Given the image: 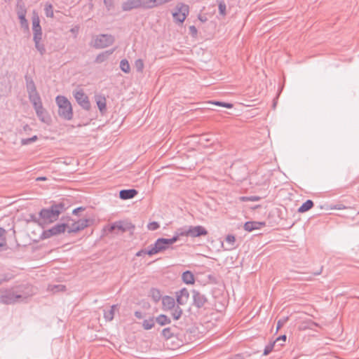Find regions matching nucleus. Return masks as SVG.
I'll list each match as a JSON object with an SVG mask.
<instances>
[{
    "mask_svg": "<svg viewBox=\"0 0 359 359\" xmlns=\"http://www.w3.org/2000/svg\"><path fill=\"white\" fill-rule=\"evenodd\" d=\"M34 294L32 287L29 285H20L10 288L0 289V303L13 304L23 302Z\"/></svg>",
    "mask_w": 359,
    "mask_h": 359,
    "instance_id": "nucleus-1",
    "label": "nucleus"
},
{
    "mask_svg": "<svg viewBox=\"0 0 359 359\" xmlns=\"http://www.w3.org/2000/svg\"><path fill=\"white\" fill-rule=\"evenodd\" d=\"M67 209L65 202H60L52 204L48 208H43L39 212L41 220L44 224H50L57 220L59 215Z\"/></svg>",
    "mask_w": 359,
    "mask_h": 359,
    "instance_id": "nucleus-2",
    "label": "nucleus"
},
{
    "mask_svg": "<svg viewBox=\"0 0 359 359\" xmlns=\"http://www.w3.org/2000/svg\"><path fill=\"white\" fill-rule=\"evenodd\" d=\"M56 103L58 106V115L65 120H72L73 117L72 107L68 99L62 95L56 97Z\"/></svg>",
    "mask_w": 359,
    "mask_h": 359,
    "instance_id": "nucleus-3",
    "label": "nucleus"
},
{
    "mask_svg": "<svg viewBox=\"0 0 359 359\" xmlns=\"http://www.w3.org/2000/svg\"><path fill=\"white\" fill-rule=\"evenodd\" d=\"M179 239V235L176 234L171 238H158L154 245L149 246V252L150 254H157L158 252H163L169 248V246Z\"/></svg>",
    "mask_w": 359,
    "mask_h": 359,
    "instance_id": "nucleus-4",
    "label": "nucleus"
},
{
    "mask_svg": "<svg viewBox=\"0 0 359 359\" xmlns=\"http://www.w3.org/2000/svg\"><path fill=\"white\" fill-rule=\"evenodd\" d=\"M115 41V38L111 34H102L96 36L93 47L100 49L108 47L112 45Z\"/></svg>",
    "mask_w": 359,
    "mask_h": 359,
    "instance_id": "nucleus-5",
    "label": "nucleus"
},
{
    "mask_svg": "<svg viewBox=\"0 0 359 359\" xmlns=\"http://www.w3.org/2000/svg\"><path fill=\"white\" fill-rule=\"evenodd\" d=\"M175 9L176 11L172 13L173 19L176 22L182 23L189 15V6L183 3H179Z\"/></svg>",
    "mask_w": 359,
    "mask_h": 359,
    "instance_id": "nucleus-6",
    "label": "nucleus"
},
{
    "mask_svg": "<svg viewBox=\"0 0 359 359\" xmlns=\"http://www.w3.org/2000/svg\"><path fill=\"white\" fill-rule=\"evenodd\" d=\"M68 225L65 223L57 224L52 228L43 231L41 235V238H49L53 236H57L62 233H64Z\"/></svg>",
    "mask_w": 359,
    "mask_h": 359,
    "instance_id": "nucleus-7",
    "label": "nucleus"
},
{
    "mask_svg": "<svg viewBox=\"0 0 359 359\" xmlns=\"http://www.w3.org/2000/svg\"><path fill=\"white\" fill-rule=\"evenodd\" d=\"M180 236H191L193 238L206 236L208 231L202 226H189V229L185 231H181L177 233Z\"/></svg>",
    "mask_w": 359,
    "mask_h": 359,
    "instance_id": "nucleus-8",
    "label": "nucleus"
},
{
    "mask_svg": "<svg viewBox=\"0 0 359 359\" xmlns=\"http://www.w3.org/2000/svg\"><path fill=\"white\" fill-rule=\"evenodd\" d=\"M74 97L77 103L85 110H90V103L88 97L84 93L83 90L74 92Z\"/></svg>",
    "mask_w": 359,
    "mask_h": 359,
    "instance_id": "nucleus-9",
    "label": "nucleus"
},
{
    "mask_svg": "<svg viewBox=\"0 0 359 359\" xmlns=\"http://www.w3.org/2000/svg\"><path fill=\"white\" fill-rule=\"evenodd\" d=\"M32 31H33V40L42 39V29L40 25V19L36 12L33 13L32 15Z\"/></svg>",
    "mask_w": 359,
    "mask_h": 359,
    "instance_id": "nucleus-10",
    "label": "nucleus"
},
{
    "mask_svg": "<svg viewBox=\"0 0 359 359\" xmlns=\"http://www.w3.org/2000/svg\"><path fill=\"white\" fill-rule=\"evenodd\" d=\"M90 220L88 219H79L77 222H74L72 223L70 227L68 226L67 232L69 233H76L79 231H81L88 226Z\"/></svg>",
    "mask_w": 359,
    "mask_h": 359,
    "instance_id": "nucleus-11",
    "label": "nucleus"
},
{
    "mask_svg": "<svg viewBox=\"0 0 359 359\" xmlns=\"http://www.w3.org/2000/svg\"><path fill=\"white\" fill-rule=\"evenodd\" d=\"M193 294V304L198 309H201L207 303L208 299L206 297L201 294L200 292L194 290L192 291Z\"/></svg>",
    "mask_w": 359,
    "mask_h": 359,
    "instance_id": "nucleus-12",
    "label": "nucleus"
},
{
    "mask_svg": "<svg viewBox=\"0 0 359 359\" xmlns=\"http://www.w3.org/2000/svg\"><path fill=\"white\" fill-rule=\"evenodd\" d=\"M189 297V292L187 288H182L176 292V299L178 305H184L187 303Z\"/></svg>",
    "mask_w": 359,
    "mask_h": 359,
    "instance_id": "nucleus-13",
    "label": "nucleus"
},
{
    "mask_svg": "<svg viewBox=\"0 0 359 359\" xmlns=\"http://www.w3.org/2000/svg\"><path fill=\"white\" fill-rule=\"evenodd\" d=\"M264 222H246L244 224V229L247 231H252L255 229H259L262 226H265Z\"/></svg>",
    "mask_w": 359,
    "mask_h": 359,
    "instance_id": "nucleus-14",
    "label": "nucleus"
},
{
    "mask_svg": "<svg viewBox=\"0 0 359 359\" xmlns=\"http://www.w3.org/2000/svg\"><path fill=\"white\" fill-rule=\"evenodd\" d=\"M176 330V326L164 328L161 332V335L165 340L168 341L177 336Z\"/></svg>",
    "mask_w": 359,
    "mask_h": 359,
    "instance_id": "nucleus-15",
    "label": "nucleus"
},
{
    "mask_svg": "<svg viewBox=\"0 0 359 359\" xmlns=\"http://www.w3.org/2000/svg\"><path fill=\"white\" fill-rule=\"evenodd\" d=\"M137 191L135 189H123L119 192V197L123 200L133 198L137 194Z\"/></svg>",
    "mask_w": 359,
    "mask_h": 359,
    "instance_id": "nucleus-16",
    "label": "nucleus"
},
{
    "mask_svg": "<svg viewBox=\"0 0 359 359\" xmlns=\"http://www.w3.org/2000/svg\"><path fill=\"white\" fill-rule=\"evenodd\" d=\"M95 99L100 111L104 114L107 110L106 98L102 95H95Z\"/></svg>",
    "mask_w": 359,
    "mask_h": 359,
    "instance_id": "nucleus-17",
    "label": "nucleus"
},
{
    "mask_svg": "<svg viewBox=\"0 0 359 359\" xmlns=\"http://www.w3.org/2000/svg\"><path fill=\"white\" fill-rule=\"evenodd\" d=\"M139 0H128L122 4V10L129 11L132 9L140 8Z\"/></svg>",
    "mask_w": 359,
    "mask_h": 359,
    "instance_id": "nucleus-18",
    "label": "nucleus"
},
{
    "mask_svg": "<svg viewBox=\"0 0 359 359\" xmlns=\"http://www.w3.org/2000/svg\"><path fill=\"white\" fill-rule=\"evenodd\" d=\"M162 305L163 310H170L175 307V302L173 297L165 296L162 297Z\"/></svg>",
    "mask_w": 359,
    "mask_h": 359,
    "instance_id": "nucleus-19",
    "label": "nucleus"
},
{
    "mask_svg": "<svg viewBox=\"0 0 359 359\" xmlns=\"http://www.w3.org/2000/svg\"><path fill=\"white\" fill-rule=\"evenodd\" d=\"M25 79L26 81V88L27 93L29 94L37 92L34 81L32 78L28 74H26Z\"/></svg>",
    "mask_w": 359,
    "mask_h": 359,
    "instance_id": "nucleus-20",
    "label": "nucleus"
},
{
    "mask_svg": "<svg viewBox=\"0 0 359 359\" xmlns=\"http://www.w3.org/2000/svg\"><path fill=\"white\" fill-rule=\"evenodd\" d=\"M114 48L102 52L97 55L95 60V62L98 64L102 63L108 59V57L114 53Z\"/></svg>",
    "mask_w": 359,
    "mask_h": 359,
    "instance_id": "nucleus-21",
    "label": "nucleus"
},
{
    "mask_svg": "<svg viewBox=\"0 0 359 359\" xmlns=\"http://www.w3.org/2000/svg\"><path fill=\"white\" fill-rule=\"evenodd\" d=\"M16 13L18 16L26 15L27 8L26 6L22 0H18L16 4Z\"/></svg>",
    "mask_w": 359,
    "mask_h": 359,
    "instance_id": "nucleus-22",
    "label": "nucleus"
},
{
    "mask_svg": "<svg viewBox=\"0 0 359 359\" xmlns=\"http://www.w3.org/2000/svg\"><path fill=\"white\" fill-rule=\"evenodd\" d=\"M182 280L186 284H194L195 282L194 276L190 271H186L182 273Z\"/></svg>",
    "mask_w": 359,
    "mask_h": 359,
    "instance_id": "nucleus-23",
    "label": "nucleus"
},
{
    "mask_svg": "<svg viewBox=\"0 0 359 359\" xmlns=\"http://www.w3.org/2000/svg\"><path fill=\"white\" fill-rule=\"evenodd\" d=\"M156 323H157L161 326H165L171 323L170 318L164 314H161L157 316L156 318Z\"/></svg>",
    "mask_w": 359,
    "mask_h": 359,
    "instance_id": "nucleus-24",
    "label": "nucleus"
},
{
    "mask_svg": "<svg viewBox=\"0 0 359 359\" xmlns=\"http://www.w3.org/2000/svg\"><path fill=\"white\" fill-rule=\"evenodd\" d=\"M314 205L313 201L309 199L306 201L298 209V212L303 213L311 210Z\"/></svg>",
    "mask_w": 359,
    "mask_h": 359,
    "instance_id": "nucleus-25",
    "label": "nucleus"
},
{
    "mask_svg": "<svg viewBox=\"0 0 359 359\" xmlns=\"http://www.w3.org/2000/svg\"><path fill=\"white\" fill-rule=\"evenodd\" d=\"M118 305H112L109 310L104 311V318L107 321H111L114 319L115 309Z\"/></svg>",
    "mask_w": 359,
    "mask_h": 359,
    "instance_id": "nucleus-26",
    "label": "nucleus"
},
{
    "mask_svg": "<svg viewBox=\"0 0 359 359\" xmlns=\"http://www.w3.org/2000/svg\"><path fill=\"white\" fill-rule=\"evenodd\" d=\"M149 295L155 302H158L162 298V294L158 289L151 288Z\"/></svg>",
    "mask_w": 359,
    "mask_h": 359,
    "instance_id": "nucleus-27",
    "label": "nucleus"
},
{
    "mask_svg": "<svg viewBox=\"0 0 359 359\" xmlns=\"http://www.w3.org/2000/svg\"><path fill=\"white\" fill-rule=\"evenodd\" d=\"M155 322H156V320L154 317H151L149 319H145L142 322V327L146 330H151V328H153L154 327Z\"/></svg>",
    "mask_w": 359,
    "mask_h": 359,
    "instance_id": "nucleus-28",
    "label": "nucleus"
},
{
    "mask_svg": "<svg viewBox=\"0 0 359 359\" xmlns=\"http://www.w3.org/2000/svg\"><path fill=\"white\" fill-rule=\"evenodd\" d=\"M123 221H118V222H116L111 224L109 226L108 231L110 233H113L116 230H118V231H121V232H123Z\"/></svg>",
    "mask_w": 359,
    "mask_h": 359,
    "instance_id": "nucleus-29",
    "label": "nucleus"
},
{
    "mask_svg": "<svg viewBox=\"0 0 359 359\" xmlns=\"http://www.w3.org/2000/svg\"><path fill=\"white\" fill-rule=\"evenodd\" d=\"M36 49L40 53L41 55H43L46 53V48L43 43H42L41 39L33 40Z\"/></svg>",
    "mask_w": 359,
    "mask_h": 359,
    "instance_id": "nucleus-30",
    "label": "nucleus"
},
{
    "mask_svg": "<svg viewBox=\"0 0 359 359\" xmlns=\"http://www.w3.org/2000/svg\"><path fill=\"white\" fill-rule=\"evenodd\" d=\"M140 8L144 9H150L154 8L153 0H139Z\"/></svg>",
    "mask_w": 359,
    "mask_h": 359,
    "instance_id": "nucleus-31",
    "label": "nucleus"
},
{
    "mask_svg": "<svg viewBox=\"0 0 359 359\" xmlns=\"http://www.w3.org/2000/svg\"><path fill=\"white\" fill-rule=\"evenodd\" d=\"M225 241H226V243L229 245V247L228 248H226V250H230L235 248L234 244L236 242V238L233 235H231V234L227 235Z\"/></svg>",
    "mask_w": 359,
    "mask_h": 359,
    "instance_id": "nucleus-32",
    "label": "nucleus"
},
{
    "mask_svg": "<svg viewBox=\"0 0 359 359\" xmlns=\"http://www.w3.org/2000/svg\"><path fill=\"white\" fill-rule=\"evenodd\" d=\"M120 68L124 73H129L130 71V66L126 59H123L120 62Z\"/></svg>",
    "mask_w": 359,
    "mask_h": 359,
    "instance_id": "nucleus-33",
    "label": "nucleus"
},
{
    "mask_svg": "<svg viewBox=\"0 0 359 359\" xmlns=\"http://www.w3.org/2000/svg\"><path fill=\"white\" fill-rule=\"evenodd\" d=\"M28 95H29V99L33 105H34L41 101L40 95L38 92L29 93V94H28Z\"/></svg>",
    "mask_w": 359,
    "mask_h": 359,
    "instance_id": "nucleus-34",
    "label": "nucleus"
},
{
    "mask_svg": "<svg viewBox=\"0 0 359 359\" xmlns=\"http://www.w3.org/2000/svg\"><path fill=\"white\" fill-rule=\"evenodd\" d=\"M173 309H174V310L172 313V316L173 319L179 320L182 315V313H183L182 309L179 306V305H177V306H175Z\"/></svg>",
    "mask_w": 359,
    "mask_h": 359,
    "instance_id": "nucleus-35",
    "label": "nucleus"
},
{
    "mask_svg": "<svg viewBox=\"0 0 359 359\" xmlns=\"http://www.w3.org/2000/svg\"><path fill=\"white\" fill-rule=\"evenodd\" d=\"M6 231L4 228L0 227V248L6 245Z\"/></svg>",
    "mask_w": 359,
    "mask_h": 359,
    "instance_id": "nucleus-36",
    "label": "nucleus"
},
{
    "mask_svg": "<svg viewBox=\"0 0 359 359\" xmlns=\"http://www.w3.org/2000/svg\"><path fill=\"white\" fill-rule=\"evenodd\" d=\"M219 15L224 17L226 15V5L224 1H221L218 4Z\"/></svg>",
    "mask_w": 359,
    "mask_h": 359,
    "instance_id": "nucleus-37",
    "label": "nucleus"
},
{
    "mask_svg": "<svg viewBox=\"0 0 359 359\" xmlns=\"http://www.w3.org/2000/svg\"><path fill=\"white\" fill-rule=\"evenodd\" d=\"M277 347L276 345V342H271L270 344H269L267 346H266L264 350V355H269L273 350L274 348Z\"/></svg>",
    "mask_w": 359,
    "mask_h": 359,
    "instance_id": "nucleus-38",
    "label": "nucleus"
},
{
    "mask_svg": "<svg viewBox=\"0 0 359 359\" xmlns=\"http://www.w3.org/2000/svg\"><path fill=\"white\" fill-rule=\"evenodd\" d=\"M25 16L26 15H23L22 17L18 16V18L20 20V23L21 27L26 30H29V23H28V21L26 19Z\"/></svg>",
    "mask_w": 359,
    "mask_h": 359,
    "instance_id": "nucleus-39",
    "label": "nucleus"
},
{
    "mask_svg": "<svg viewBox=\"0 0 359 359\" xmlns=\"http://www.w3.org/2000/svg\"><path fill=\"white\" fill-rule=\"evenodd\" d=\"M135 225L131 222H123V232L133 231L135 229Z\"/></svg>",
    "mask_w": 359,
    "mask_h": 359,
    "instance_id": "nucleus-40",
    "label": "nucleus"
},
{
    "mask_svg": "<svg viewBox=\"0 0 359 359\" xmlns=\"http://www.w3.org/2000/svg\"><path fill=\"white\" fill-rule=\"evenodd\" d=\"M286 339H287L286 335L283 334V335L278 337L275 341H273V342H276V346L279 348L283 345V344L281 343L280 341L285 342Z\"/></svg>",
    "mask_w": 359,
    "mask_h": 359,
    "instance_id": "nucleus-41",
    "label": "nucleus"
},
{
    "mask_svg": "<svg viewBox=\"0 0 359 359\" xmlns=\"http://www.w3.org/2000/svg\"><path fill=\"white\" fill-rule=\"evenodd\" d=\"M45 13H46V15L48 17V18H53L54 14H53V6L51 4H48V5H46V7H45Z\"/></svg>",
    "mask_w": 359,
    "mask_h": 359,
    "instance_id": "nucleus-42",
    "label": "nucleus"
},
{
    "mask_svg": "<svg viewBox=\"0 0 359 359\" xmlns=\"http://www.w3.org/2000/svg\"><path fill=\"white\" fill-rule=\"evenodd\" d=\"M135 66L137 72H142L144 69V62L141 59H138L135 62Z\"/></svg>",
    "mask_w": 359,
    "mask_h": 359,
    "instance_id": "nucleus-43",
    "label": "nucleus"
},
{
    "mask_svg": "<svg viewBox=\"0 0 359 359\" xmlns=\"http://www.w3.org/2000/svg\"><path fill=\"white\" fill-rule=\"evenodd\" d=\"M288 319V317H285L278 320L276 325V332H278V330H280L287 322Z\"/></svg>",
    "mask_w": 359,
    "mask_h": 359,
    "instance_id": "nucleus-44",
    "label": "nucleus"
},
{
    "mask_svg": "<svg viewBox=\"0 0 359 359\" xmlns=\"http://www.w3.org/2000/svg\"><path fill=\"white\" fill-rule=\"evenodd\" d=\"M212 104L217 105V106H219V107H226L228 109H231L233 107V104L231 103H228V102L216 101V102H212Z\"/></svg>",
    "mask_w": 359,
    "mask_h": 359,
    "instance_id": "nucleus-45",
    "label": "nucleus"
},
{
    "mask_svg": "<svg viewBox=\"0 0 359 359\" xmlns=\"http://www.w3.org/2000/svg\"><path fill=\"white\" fill-rule=\"evenodd\" d=\"M260 199H261V197L256 196L241 197V201H258Z\"/></svg>",
    "mask_w": 359,
    "mask_h": 359,
    "instance_id": "nucleus-46",
    "label": "nucleus"
},
{
    "mask_svg": "<svg viewBox=\"0 0 359 359\" xmlns=\"http://www.w3.org/2000/svg\"><path fill=\"white\" fill-rule=\"evenodd\" d=\"M37 139H38L37 136L36 135H34L33 137H32L30 138L22 139L21 140V143H22V145L29 144H31V143L35 142Z\"/></svg>",
    "mask_w": 359,
    "mask_h": 359,
    "instance_id": "nucleus-47",
    "label": "nucleus"
},
{
    "mask_svg": "<svg viewBox=\"0 0 359 359\" xmlns=\"http://www.w3.org/2000/svg\"><path fill=\"white\" fill-rule=\"evenodd\" d=\"M103 1L108 11H110L114 9V4L113 0H103Z\"/></svg>",
    "mask_w": 359,
    "mask_h": 359,
    "instance_id": "nucleus-48",
    "label": "nucleus"
},
{
    "mask_svg": "<svg viewBox=\"0 0 359 359\" xmlns=\"http://www.w3.org/2000/svg\"><path fill=\"white\" fill-rule=\"evenodd\" d=\"M154 1V8L161 6L163 4H168L172 0H153Z\"/></svg>",
    "mask_w": 359,
    "mask_h": 359,
    "instance_id": "nucleus-49",
    "label": "nucleus"
},
{
    "mask_svg": "<svg viewBox=\"0 0 359 359\" xmlns=\"http://www.w3.org/2000/svg\"><path fill=\"white\" fill-rule=\"evenodd\" d=\"M147 227L151 231H155L160 227V225L157 222H152L149 223Z\"/></svg>",
    "mask_w": 359,
    "mask_h": 359,
    "instance_id": "nucleus-50",
    "label": "nucleus"
},
{
    "mask_svg": "<svg viewBox=\"0 0 359 359\" xmlns=\"http://www.w3.org/2000/svg\"><path fill=\"white\" fill-rule=\"evenodd\" d=\"M149 252V249L147 250V249H142V250H139L137 253H136V256L137 257H142V256H144L145 255H148L149 256H151V255H154V254H150Z\"/></svg>",
    "mask_w": 359,
    "mask_h": 359,
    "instance_id": "nucleus-51",
    "label": "nucleus"
},
{
    "mask_svg": "<svg viewBox=\"0 0 359 359\" xmlns=\"http://www.w3.org/2000/svg\"><path fill=\"white\" fill-rule=\"evenodd\" d=\"M189 34L193 36L196 37L198 34V31L196 27L194 25H191L189 27Z\"/></svg>",
    "mask_w": 359,
    "mask_h": 359,
    "instance_id": "nucleus-52",
    "label": "nucleus"
},
{
    "mask_svg": "<svg viewBox=\"0 0 359 359\" xmlns=\"http://www.w3.org/2000/svg\"><path fill=\"white\" fill-rule=\"evenodd\" d=\"M36 115L39 117V118L40 120H41L43 122H45V118H44V114L46 113L45 109H43V110L37 111H36Z\"/></svg>",
    "mask_w": 359,
    "mask_h": 359,
    "instance_id": "nucleus-53",
    "label": "nucleus"
},
{
    "mask_svg": "<svg viewBox=\"0 0 359 359\" xmlns=\"http://www.w3.org/2000/svg\"><path fill=\"white\" fill-rule=\"evenodd\" d=\"M34 106V108L35 109L36 111H40V110H43V104H42V102H38L37 104L33 105Z\"/></svg>",
    "mask_w": 359,
    "mask_h": 359,
    "instance_id": "nucleus-54",
    "label": "nucleus"
},
{
    "mask_svg": "<svg viewBox=\"0 0 359 359\" xmlns=\"http://www.w3.org/2000/svg\"><path fill=\"white\" fill-rule=\"evenodd\" d=\"M9 280V278L7 277L5 274L0 275V285L2 284L4 282H7Z\"/></svg>",
    "mask_w": 359,
    "mask_h": 359,
    "instance_id": "nucleus-55",
    "label": "nucleus"
},
{
    "mask_svg": "<svg viewBox=\"0 0 359 359\" xmlns=\"http://www.w3.org/2000/svg\"><path fill=\"white\" fill-rule=\"evenodd\" d=\"M135 316L138 319L143 318L145 316L141 311H137L135 312Z\"/></svg>",
    "mask_w": 359,
    "mask_h": 359,
    "instance_id": "nucleus-56",
    "label": "nucleus"
},
{
    "mask_svg": "<svg viewBox=\"0 0 359 359\" xmlns=\"http://www.w3.org/2000/svg\"><path fill=\"white\" fill-rule=\"evenodd\" d=\"M85 210V208L83 207H79L77 208H75L73 211H72V213L74 215H77L79 212H81V211H83Z\"/></svg>",
    "mask_w": 359,
    "mask_h": 359,
    "instance_id": "nucleus-57",
    "label": "nucleus"
},
{
    "mask_svg": "<svg viewBox=\"0 0 359 359\" xmlns=\"http://www.w3.org/2000/svg\"><path fill=\"white\" fill-rule=\"evenodd\" d=\"M345 208H346V207L342 204L335 205L333 208H332V209H336V210H343Z\"/></svg>",
    "mask_w": 359,
    "mask_h": 359,
    "instance_id": "nucleus-58",
    "label": "nucleus"
},
{
    "mask_svg": "<svg viewBox=\"0 0 359 359\" xmlns=\"http://www.w3.org/2000/svg\"><path fill=\"white\" fill-rule=\"evenodd\" d=\"M198 19H199L201 22H205V21H207V18H206V17L201 16V15H199V16H198Z\"/></svg>",
    "mask_w": 359,
    "mask_h": 359,
    "instance_id": "nucleus-59",
    "label": "nucleus"
},
{
    "mask_svg": "<svg viewBox=\"0 0 359 359\" xmlns=\"http://www.w3.org/2000/svg\"><path fill=\"white\" fill-rule=\"evenodd\" d=\"M309 323L311 325H314L316 327H319V325L317 323L313 322L311 320H309Z\"/></svg>",
    "mask_w": 359,
    "mask_h": 359,
    "instance_id": "nucleus-60",
    "label": "nucleus"
},
{
    "mask_svg": "<svg viewBox=\"0 0 359 359\" xmlns=\"http://www.w3.org/2000/svg\"><path fill=\"white\" fill-rule=\"evenodd\" d=\"M37 181H44L46 180V177H40L36 179Z\"/></svg>",
    "mask_w": 359,
    "mask_h": 359,
    "instance_id": "nucleus-61",
    "label": "nucleus"
},
{
    "mask_svg": "<svg viewBox=\"0 0 359 359\" xmlns=\"http://www.w3.org/2000/svg\"><path fill=\"white\" fill-rule=\"evenodd\" d=\"M321 271H322V269H320V271H318V272H315V273H313V275H314V276H318V275H319V274H320V273H321Z\"/></svg>",
    "mask_w": 359,
    "mask_h": 359,
    "instance_id": "nucleus-62",
    "label": "nucleus"
},
{
    "mask_svg": "<svg viewBox=\"0 0 359 359\" xmlns=\"http://www.w3.org/2000/svg\"><path fill=\"white\" fill-rule=\"evenodd\" d=\"M303 279L306 280H311V276L304 277V278H303Z\"/></svg>",
    "mask_w": 359,
    "mask_h": 359,
    "instance_id": "nucleus-63",
    "label": "nucleus"
},
{
    "mask_svg": "<svg viewBox=\"0 0 359 359\" xmlns=\"http://www.w3.org/2000/svg\"><path fill=\"white\" fill-rule=\"evenodd\" d=\"M204 140H205V141H210V139H208V137H206V138H205Z\"/></svg>",
    "mask_w": 359,
    "mask_h": 359,
    "instance_id": "nucleus-64",
    "label": "nucleus"
}]
</instances>
